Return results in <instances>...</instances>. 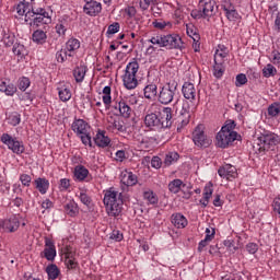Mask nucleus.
Wrapping results in <instances>:
<instances>
[{
	"mask_svg": "<svg viewBox=\"0 0 280 280\" xmlns=\"http://www.w3.org/2000/svg\"><path fill=\"white\" fill-rule=\"evenodd\" d=\"M172 107H163L160 113H149L144 117V126L150 130H165L174 124Z\"/></svg>",
	"mask_w": 280,
	"mask_h": 280,
	"instance_id": "f257e3e1",
	"label": "nucleus"
},
{
	"mask_svg": "<svg viewBox=\"0 0 280 280\" xmlns=\"http://www.w3.org/2000/svg\"><path fill=\"white\" fill-rule=\"evenodd\" d=\"M103 202L106 207L108 215L112 218H117L121 213L124 207V195L115 188H109L105 191Z\"/></svg>",
	"mask_w": 280,
	"mask_h": 280,
	"instance_id": "f03ea898",
	"label": "nucleus"
},
{
	"mask_svg": "<svg viewBox=\"0 0 280 280\" xmlns=\"http://www.w3.org/2000/svg\"><path fill=\"white\" fill-rule=\"evenodd\" d=\"M151 45H158V47H166L167 49H183V38L176 34L155 35L148 39Z\"/></svg>",
	"mask_w": 280,
	"mask_h": 280,
	"instance_id": "7ed1b4c3",
	"label": "nucleus"
},
{
	"mask_svg": "<svg viewBox=\"0 0 280 280\" xmlns=\"http://www.w3.org/2000/svg\"><path fill=\"white\" fill-rule=\"evenodd\" d=\"M71 130L79 137L83 145H89L93 148V142H91V125L84 119L75 118L71 125Z\"/></svg>",
	"mask_w": 280,
	"mask_h": 280,
	"instance_id": "20e7f679",
	"label": "nucleus"
},
{
	"mask_svg": "<svg viewBox=\"0 0 280 280\" xmlns=\"http://www.w3.org/2000/svg\"><path fill=\"white\" fill-rule=\"evenodd\" d=\"M176 93H178V83L173 81L165 83L160 86L158 93V102L163 104V106H168L174 102V97H176Z\"/></svg>",
	"mask_w": 280,
	"mask_h": 280,
	"instance_id": "39448f33",
	"label": "nucleus"
},
{
	"mask_svg": "<svg viewBox=\"0 0 280 280\" xmlns=\"http://www.w3.org/2000/svg\"><path fill=\"white\" fill-rule=\"evenodd\" d=\"M139 72V62L133 59L126 66L125 74L122 75V83L125 89L132 91L136 86H139L137 80V73Z\"/></svg>",
	"mask_w": 280,
	"mask_h": 280,
	"instance_id": "423d86ee",
	"label": "nucleus"
},
{
	"mask_svg": "<svg viewBox=\"0 0 280 280\" xmlns=\"http://www.w3.org/2000/svg\"><path fill=\"white\" fill-rule=\"evenodd\" d=\"M0 141L7 145L8 150H11L13 154L21 155L25 153V144L23 141L19 140L16 137H12L10 133H2Z\"/></svg>",
	"mask_w": 280,
	"mask_h": 280,
	"instance_id": "0eeeda50",
	"label": "nucleus"
},
{
	"mask_svg": "<svg viewBox=\"0 0 280 280\" xmlns=\"http://www.w3.org/2000/svg\"><path fill=\"white\" fill-rule=\"evenodd\" d=\"M279 143L280 138L276 133H272L270 131H267L258 137L259 152H266L271 148H275V145H279Z\"/></svg>",
	"mask_w": 280,
	"mask_h": 280,
	"instance_id": "6e6552de",
	"label": "nucleus"
},
{
	"mask_svg": "<svg viewBox=\"0 0 280 280\" xmlns=\"http://www.w3.org/2000/svg\"><path fill=\"white\" fill-rule=\"evenodd\" d=\"M217 147L222 150H226L230 145H233L234 141H242V136L240 133H229L228 131L220 130L217 133Z\"/></svg>",
	"mask_w": 280,
	"mask_h": 280,
	"instance_id": "1a4fd4ad",
	"label": "nucleus"
},
{
	"mask_svg": "<svg viewBox=\"0 0 280 280\" xmlns=\"http://www.w3.org/2000/svg\"><path fill=\"white\" fill-rule=\"evenodd\" d=\"M192 141L197 148H209L211 145V139L205 135V126L198 125L192 131Z\"/></svg>",
	"mask_w": 280,
	"mask_h": 280,
	"instance_id": "9d476101",
	"label": "nucleus"
},
{
	"mask_svg": "<svg viewBox=\"0 0 280 280\" xmlns=\"http://www.w3.org/2000/svg\"><path fill=\"white\" fill-rule=\"evenodd\" d=\"M189 119H191V105L188 101H184L177 118V132H180L189 124Z\"/></svg>",
	"mask_w": 280,
	"mask_h": 280,
	"instance_id": "9b49d317",
	"label": "nucleus"
},
{
	"mask_svg": "<svg viewBox=\"0 0 280 280\" xmlns=\"http://www.w3.org/2000/svg\"><path fill=\"white\" fill-rule=\"evenodd\" d=\"M32 3L34 0H20V3L15 7L19 16H25V22L32 21Z\"/></svg>",
	"mask_w": 280,
	"mask_h": 280,
	"instance_id": "f8f14e48",
	"label": "nucleus"
},
{
	"mask_svg": "<svg viewBox=\"0 0 280 280\" xmlns=\"http://www.w3.org/2000/svg\"><path fill=\"white\" fill-rule=\"evenodd\" d=\"M199 8L206 19L215 16V0H200Z\"/></svg>",
	"mask_w": 280,
	"mask_h": 280,
	"instance_id": "ddd939ff",
	"label": "nucleus"
},
{
	"mask_svg": "<svg viewBox=\"0 0 280 280\" xmlns=\"http://www.w3.org/2000/svg\"><path fill=\"white\" fill-rule=\"evenodd\" d=\"M19 226H21V221H19V217H16V214L11 215L2 222V229L7 233H16V231H19Z\"/></svg>",
	"mask_w": 280,
	"mask_h": 280,
	"instance_id": "4468645a",
	"label": "nucleus"
},
{
	"mask_svg": "<svg viewBox=\"0 0 280 280\" xmlns=\"http://www.w3.org/2000/svg\"><path fill=\"white\" fill-rule=\"evenodd\" d=\"M74 177L79 183L85 180V183H91L93 180V176L90 175L89 168L84 165H77L74 167Z\"/></svg>",
	"mask_w": 280,
	"mask_h": 280,
	"instance_id": "2eb2a0df",
	"label": "nucleus"
},
{
	"mask_svg": "<svg viewBox=\"0 0 280 280\" xmlns=\"http://www.w3.org/2000/svg\"><path fill=\"white\" fill-rule=\"evenodd\" d=\"M218 174L221 178L231 180V178H237V168L231 164H225L218 170Z\"/></svg>",
	"mask_w": 280,
	"mask_h": 280,
	"instance_id": "dca6fc26",
	"label": "nucleus"
},
{
	"mask_svg": "<svg viewBox=\"0 0 280 280\" xmlns=\"http://www.w3.org/2000/svg\"><path fill=\"white\" fill-rule=\"evenodd\" d=\"M45 248L42 253L43 257L47 259V261H54L56 259V245L54 244V241L46 237L45 238Z\"/></svg>",
	"mask_w": 280,
	"mask_h": 280,
	"instance_id": "f3484780",
	"label": "nucleus"
},
{
	"mask_svg": "<svg viewBox=\"0 0 280 280\" xmlns=\"http://www.w3.org/2000/svg\"><path fill=\"white\" fill-rule=\"evenodd\" d=\"M83 12L88 16H98V14H102V3L97 1L88 2L83 5Z\"/></svg>",
	"mask_w": 280,
	"mask_h": 280,
	"instance_id": "a211bd4d",
	"label": "nucleus"
},
{
	"mask_svg": "<svg viewBox=\"0 0 280 280\" xmlns=\"http://www.w3.org/2000/svg\"><path fill=\"white\" fill-rule=\"evenodd\" d=\"M182 93L185 100H189V102L196 101V85L191 82H184L182 86Z\"/></svg>",
	"mask_w": 280,
	"mask_h": 280,
	"instance_id": "6ab92c4d",
	"label": "nucleus"
},
{
	"mask_svg": "<svg viewBox=\"0 0 280 280\" xmlns=\"http://www.w3.org/2000/svg\"><path fill=\"white\" fill-rule=\"evenodd\" d=\"M18 88L10 80H3L0 82V92L8 95V97H14L16 94Z\"/></svg>",
	"mask_w": 280,
	"mask_h": 280,
	"instance_id": "aec40b11",
	"label": "nucleus"
},
{
	"mask_svg": "<svg viewBox=\"0 0 280 280\" xmlns=\"http://www.w3.org/2000/svg\"><path fill=\"white\" fill-rule=\"evenodd\" d=\"M94 142L98 148H108L110 145V138L106 136V131L98 130L94 137Z\"/></svg>",
	"mask_w": 280,
	"mask_h": 280,
	"instance_id": "412c9836",
	"label": "nucleus"
},
{
	"mask_svg": "<svg viewBox=\"0 0 280 280\" xmlns=\"http://www.w3.org/2000/svg\"><path fill=\"white\" fill-rule=\"evenodd\" d=\"M211 196H213V184L209 183L203 188V198L199 200V205H201L202 209H207V207H209Z\"/></svg>",
	"mask_w": 280,
	"mask_h": 280,
	"instance_id": "4be33fe9",
	"label": "nucleus"
},
{
	"mask_svg": "<svg viewBox=\"0 0 280 280\" xmlns=\"http://www.w3.org/2000/svg\"><path fill=\"white\" fill-rule=\"evenodd\" d=\"M171 222L176 229H185V226L189 224L187 218H185V215H183L180 212L173 213L171 217Z\"/></svg>",
	"mask_w": 280,
	"mask_h": 280,
	"instance_id": "5701e85b",
	"label": "nucleus"
},
{
	"mask_svg": "<svg viewBox=\"0 0 280 280\" xmlns=\"http://www.w3.org/2000/svg\"><path fill=\"white\" fill-rule=\"evenodd\" d=\"M63 259L65 266L68 270H75V268H78V260H75V254L73 252L67 250L63 254Z\"/></svg>",
	"mask_w": 280,
	"mask_h": 280,
	"instance_id": "b1692460",
	"label": "nucleus"
},
{
	"mask_svg": "<svg viewBox=\"0 0 280 280\" xmlns=\"http://www.w3.org/2000/svg\"><path fill=\"white\" fill-rule=\"evenodd\" d=\"M145 100H154L159 97V86L156 83H149L143 89Z\"/></svg>",
	"mask_w": 280,
	"mask_h": 280,
	"instance_id": "393cba45",
	"label": "nucleus"
},
{
	"mask_svg": "<svg viewBox=\"0 0 280 280\" xmlns=\"http://www.w3.org/2000/svg\"><path fill=\"white\" fill-rule=\"evenodd\" d=\"M114 108L116 110H119L121 117H125L126 119H128V117H130V115L132 114V108H130V106H128L126 101L124 100H120L118 104L114 106Z\"/></svg>",
	"mask_w": 280,
	"mask_h": 280,
	"instance_id": "a878e982",
	"label": "nucleus"
},
{
	"mask_svg": "<svg viewBox=\"0 0 280 280\" xmlns=\"http://www.w3.org/2000/svg\"><path fill=\"white\" fill-rule=\"evenodd\" d=\"M48 23H51V18L49 14L47 16L45 15H35L30 22V25L32 27H40V25H48Z\"/></svg>",
	"mask_w": 280,
	"mask_h": 280,
	"instance_id": "bb28decb",
	"label": "nucleus"
},
{
	"mask_svg": "<svg viewBox=\"0 0 280 280\" xmlns=\"http://www.w3.org/2000/svg\"><path fill=\"white\" fill-rule=\"evenodd\" d=\"M32 40L36 45H45L47 43V32L43 30H36L32 34Z\"/></svg>",
	"mask_w": 280,
	"mask_h": 280,
	"instance_id": "cd10ccee",
	"label": "nucleus"
},
{
	"mask_svg": "<svg viewBox=\"0 0 280 280\" xmlns=\"http://www.w3.org/2000/svg\"><path fill=\"white\" fill-rule=\"evenodd\" d=\"M86 71H89V68L84 65H80V66L75 67L73 70V78H74L75 82H78V83L84 82Z\"/></svg>",
	"mask_w": 280,
	"mask_h": 280,
	"instance_id": "c85d7f7f",
	"label": "nucleus"
},
{
	"mask_svg": "<svg viewBox=\"0 0 280 280\" xmlns=\"http://www.w3.org/2000/svg\"><path fill=\"white\" fill-rule=\"evenodd\" d=\"M36 189L39 191V194L45 195L47 194L49 189V179L45 177H38L34 180Z\"/></svg>",
	"mask_w": 280,
	"mask_h": 280,
	"instance_id": "c756f323",
	"label": "nucleus"
},
{
	"mask_svg": "<svg viewBox=\"0 0 280 280\" xmlns=\"http://www.w3.org/2000/svg\"><path fill=\"white\" fill-rule=\"evenodd\" d=\"M122 185H126V187H135L138 183L137 175H135L132 172L125 173L121 177Z\"/></svg>",
	"mask_w": 280,
	"mask_h": 280,
	"instance_id": "7c9ffc66",
	"label": "nucleus"
},
{
	"mask_svg": "<svg viewBox=\"0 0 280 280\" xmlns=\"http://www.w3.org/2000/svg\"><path fill=\"white\" fill-rule=\"evenodd\" d=\"M228 57L229 48L224 45H219L218 49L214 52V60H223V62H226Z\"/></svg>",
	"mask_w": 280,
	"mask_h": 280,
	"instance_id": "2f4dec72",
	"label": "nucleus"
},
{
	"mask_svg": "<svg viewBox=\"0 0 280 280\" xmlns=\"http://www.w3.org/2000/svg\"><path fill=\"white\" fill-rule=\"evenodd\" d=\"M46 273L49 280H56L60 277V269L56 264H50L46 267Z\"/></svg>",
	"mask_w": 280,
	"mask_h": 280,
	"instance_id": "473e14b6",
	"label": "nucleus"
},
{
	"mask_svg": "<svg viewBox=\"0 0 280 280\" xmlns=\"http://www.w3.org/2000/svg\"><path fill=\"white\" fill-rule=\"evenodd\" d=\"M213 71L214 78H222L224 75V60L214 59Z\"/></svg>",
	"mask_w": 280,
	"mask_h": 280,
	"instance_id": "72a5a7b5",
	"label": "nucleus"
},
{
	"mask_svg": "<svg viewBox=\"0 0 280 280\" xmlns=\"http://www.w3.org/2000/svg\"><path fill=\"white\" fill-rule=\"evenodd\" d=\"M65 211L70 218H75L79 213L78 203H75V201H69L65 205Z\"/></svg>",
	"mask_w": 280,
	"mask_h": 280,
	"instance_id": "f704fd0d",
	"label": "nucleus"
},
{
	"mask_svg": "<svg viewBox=\"0 0 280 280\" xmlns=\"http://www.w3.org/2000/svg\"><path fill=\"white\" fill-rule=\"evenodd\" d=\"M55 30L58 36H65L67 34V30H69V22L67 20H59Z\"/></svg>",
	"mask_w": 280,
	"mask_h": 280,
	"instance_id": "c9c22d12",
	"label": "nucleus"
},
{
	"mask_svg": "<svg viewBox=\"0 0 280 280\" xmlns=\"http://www.w3.org/2000/svg\"><path fill=\"white\" fill-rule=\"evenodd\" d=\"M180 159V155L178 152H170L165 155V159L163 161L164 167H170V165H173V163H176Z\"/></svg>",
	"mask_w": 280,
	"mask_h": 280,
	"instance_id": "e433bc0d",
	"label": "nucleus"
},
{
	"mask_svg": "<svg viewBox=\"0 0 280 280\" xmlns=\"http://www.w3.org/2000/svg\"><path fill=\"white\" fill-rule=\"evenodd\" d=\"M79 48H80V40L78 38L71 37L66 43V49L70 51V54H75V51H78Z\"/></svg>",
	"mask_w": 280,
	"mask_h": 280,
	"instance_id": "4c0bfd02",
	"label": "nucleus"
},
{
	"mask_svg": "<svg viewBox=\"0 0 280 280\" xmlns=\"http://www.w3.org/2000/svg\"><path fill=\"white\" fill-rule=\"evenodd\" d=\"M109 130L113 132H115V130L118 132H126V125H124V120L121 119H114V121L109 125Z\"/></svg>",
	"mask_w": 280,
	"mask_h": 280,
	"instance_id": "58836bf2",
	"label": "nucleus"
},
{
	"mask_svg": "<svg viewBox=\"0 0 280 280\" xmlns=\"http://www.w3.org/2000/svg\"><path fill=\"white\" fill-rule=\"evenodd\" d=\"M7 121H8L9 126L16 127V126H19V124H21V115L19 114V112H12L7 117Z\"/></svg>",
	"mask_w": 280,
	"mask_h": 280,
	"instance_id": "ea45409f",
	"label": "nucleus"
},
{
	"mask_svg": "<svg viewBox=\"0 0 280 280\" xmlns=\"http://www.w3.org/2000/svg\"><path fill=\"white\" fill-rule=\"evenodd\" d=\"M180 187H187L180 179H174L168 184V189L172 194H178Z\"/></svg>",
	"mask_w": 280,
	"mask_h": 280,
	"instance_id": "a19ab883",
	"label": "nucleus"
},
{
	"mask_svg": "<svg viewBox=\"0 0 280 280\" xmlns=\"http://www.w3.org/2000/svg\"><path fill=\"white\" fill-rule=\"evenodd\" d=\"M2 40L5 47H12L16 44V35L11 32L4 33Z\"/></svg>",
	"mask_w": 280,
	"mask_h": 280,
	"instance_id": "79ce46f5",
	"label": "nucleus"
},
{
	"mask_svg": "<svg viewBox=\"0 0 280 280\" xmlns=\"http://www.w3.org/2000/svg\"><path fill=\"white\" fill-rule=\"evenodd\" d=\"M159 141V136H153V137H143L140 140V145L148 150L152 145V143H156Z\"/></svg>",
	"mask_w": 280,
	"mask_h": 280,
	"instance_id": "37998d69",
	"label": "nucleus"
},
{
	"mask_svg": "<svg viewBox=\"0 0 280 280\" xmlns=\"http://www.w3.org/2000/svg\"><path fill=\"white\" fill-rule=\"evenodd\" d=\"M143 198L144 200L149 201V205H158L159 203V197L156 196V194H154L153 190H145L143 192Z\"/></svg>",
	"mask_w": 280,
	"mask_h": 280,
	"instance_id": "c03bdc74",
	"label": "nucleus"
},
{
	"mask_svg": "<svg viewBox=\"0 0 280 280\" xmlns=\"http://www.w3.org/2000/svg\"><path fill=\"white\" fill-rule=\"evenodd\" d=\"M112 93V89L110 85H106L103 89V104H105V106H110V104L113 103V97L110 96Z\"/></svg>",
	"mask_w": 280,
	"mask_h": 280,
	"instance_id": "a18cd8bd",
	"label": "nucleus"
},
{
	"mask_svg": "<svg viewBox=\"0 0 280 280\" xmlns=\"http://www.w3.org/2000/svg\"><path fill=\"white\" fill-rule=\"evenodd\" d=\"M58 95L61 102H69V100H71V90L68 88H60L58 89Z\"/></svg>",
	"mask_w": 280,
	"mask_h": 280,
	"instance_id": "49530a36",
	"label": "nucleus"
},
{
	"mask_svg": "<svg viewBox=\"0 0 280 280\" xmlns=\"http://www.w3.org/2000/svg\"><path fill=\"white\" fill-rule=\"evenodd\" d=\"M225 16L228 21H240L242 19V15L235 10V7H232V9L224 11Z\"/></svg>",
	"mask_w": 280,
	"mask_h": 280,
	"instance_id": "de8ad7c7",
	"label": "nucleus"
},
{
	"mask_svg": "<svg viewBox=\"0 0 280 280\" xmlns=\"http://www.w3.org/2000/svg\"><path fill=\"white\" fill-rule=\"evenodd\" d=\"M262 75H264V78H275V75H277V68H275V66H272V63H268L262 69Z\"/></svg>",
	"mask_w": 280,
	"mask_h": 280,
	"instance_id": "09e8293b",
	"label": "nucleus"
},
{
	"mask_svg": "<svg viewBox=\"0 0 280 280\" xmlns=\"http://www.w3.org/2000/svg\"><path fill=\"white\" fill-rule=\"evenodd\" d=\"M30 84H32V82L30 81V78H27V77H22V78H20L19 81H18V89H19L20 91L25 92V91H27V89H30Z\"/></svg>",
	"mask_w": 280,
	"mask_h": 280,
	"instance_id": "8fccbe9b",
	"label": "nucleus"
},
{
	"mask_svg": "<svg viewBox=\"0 0 280 280\" xmlns=\"http://www.w3.org/2000/svg\"><path fill=\"white\" fill-rule=\"evenodd\" d=\"M236 126L235 120H226L225 125L221 128V131L228 133H237V131H234Z\"/></svg>",
	"mask_w": 280,
	"mask_h": 280,
	"instance_id": "3c124183",
	"label": "nucleus"
},
{
	"mask_svg": "<svg viewBox=\"0 0 280 280\" xmlns=\"http://www.w3.org/2000/svg\"><path fill=\"white\" fill-rule=\"evenodd\" d=\"M12 51L14 56H24L25 55V46L19 42H15L13 45Z\"/></svg>",
	"mask_w": 280,
	"mask_h": 280,
	"instance_id": "603ef678",
	"label": "nucleus"
},
{
	"mask_svg": "<svg viewBox=\"0 0 280 280\" xmlns=\"http://www.w3.org/2000/svg\"><path fill=\"white\" fill-rule=\"evenodd\" d=\"M79 198L82 205H85V207H91L93 199L84 190L80 192Z\"/></svg>",
	"mask_w": 280,
	"mask_h": 280,
	"instance_id": "864d4df0",
	"label": "nucleus"
},
{
	"mask_svg": "<svg viewBox=\"0 0 280 280\" xmlns=\"http://www.w3.org/2000/svg\"><path fill=\"white\" fill-rule=\"evenodd\" d=\"M234 280H250V272L248 271H237L232 275Z\"/></svg>",
	"mask_w": 280,
	"mask_h": 280,
	"instance_id": "5fc2aeb1",
	"label": "nucleus"
},
{
	"mask_svg": "<svg viewBox=\"0 0 280 280\" xmlns=\"http://www.w3.org/2000/svg\"><path fill=\"white\" fill-rule=\"evenodd\" d=\"M280 113V103H273L268 107V115L270 117H277Z\"/></svg>",
	"mask_w": 280,
	"mask_h": 280,
	"instance_id": "6e6d98bb",
	"label": "nucleus"
},
{
	"mask_svg": "<svg viewBox=\"0 0 280 280\" xmlns=\"http://www.w3.org/2000/svg\"><path fill=\"white\" fill-rule=\"evenodd\" d=\"M48 14H49V12H47L43 8H37V9L34 10V7H32L31 21H32V19H34V16H47Z\"/></svg>",
	"mask_w": 280,
	"mask_h": 280,
	"instance_id": "4d7b16f0",
	"label": "nucleus"
},
{
	"mask_svg": "<svg viewBox=\"0 0 280 280\" xmlns=\"http://www.w3.org/2000/svg\"><path fill=\"white\" fill-rule=\"evenodd\" d=\"M121 25L119 24V22H114L113 24H110L107 28L106 34L107 35H113V34H117V32H119Z\"/></svg>",
	"mask_w": 280,
	"mask_h": 280,
	"instance_id": "13d9d810",
	"label": "nucleus"
},
{
	"mask_svg": "<svg viewBox=\"0 0 280 280\" xmlns=\"http://www.w3.org/2000/svg\"><path fill=\"white\" fill-rule=\"evenodd\" d=\"M20 182L24 187H30V185H32V176L28 174H22L20 175Z\"/></svg>",
	"mask_w": 280,
	"mask_h": 280,
	"instance_id": "bf43d9fd",
	"label": "nucleus"
},
{
	"mask_svg": "<svg viewBox=\"0 0 280 280\" xmlns=\"http://www.w3.org/2000/svg\"><path fill=\"white\" fill-rule=\"evenodd\" d=\"M248 82V78H246V74L240 73L236 75V86H244Z\"/></svg>",
	"mask_w": 280,
	"mask_h": 280,
	"instance_id": "052dcab7",
	"label": "nucleus"
},
{
	"mask_svg": "<svg viewBox=\"0 0 280 280\" xmlns=\"http://www.w3.org/2000/svg\"><path fill=\"white\" fill-rule=\"evenodd\" d=\"M109 240H114L115 242H121V240H124V234L120 233L119 230H114L109 235Z\"/></svg>",
	"mask_w": 280,
	"mask_h": 280,
	"instance_id": "680f3d73",
	"label": "nucleus"
},
{
	"mask_svg": "<svg viewBox=\"0 0 280 280\" xmlns=\"http://www.w3.org/2000/svg\"><path fill=\"white\" fill-rule=\"evenodd\" d=\"M163 165V161L159 156H153L151 159V167H154V170H161V166Z\"/></svg>",
	"mask_w": 280,
	"mask_h": 280,
	"instance_id": "e2e57ef3",
	"label": "nucleus"
},
{
	"mask_svg": "<svg viewBox=\"0 0 280 280\" xmlns=\"http://www.w3.org/2000/svg\"><path fill=\"white\" fill-rule=\"evenodd\" d=\"M224 246L230 250V253H235L237 250V246H235V241L226 240L223 242Z\"/></svg>",
	"mask_w": 280,
	"mask_h": 280,
	"instance_id": "0e129e2a",
	"label": "nucleus"
},
{
	"mask_svg": "<svg viewBox=\"0 0 280 280\" xmlns=\"http://www.w3.org/2000/svg\"><path fill=\"white\" fill-rule=\"evenodd\" d=\"M56 59L58 62H65L67 60V50L60 49L59 51L56 52Z\"/></svg>",
	"mask_w": 280,
	"mask_h": 280,
	"instance_id": "69168bd1",
	"label": "nucleus"
},
{
	"mask_svg": "<svg viewBox=\"0 0 280 280\" xmlns=\"http://www.w3.org/2000/svg\"><path fill=\"white\" fill-rule=\"evenodd\" d=\"M246 250L249 253V255H255V253L259 250V245H257L256 243H248L246 245Z\"/></svg>",
	"mask_w": 280,
	"mask_h": 280,
	"instance_id": "338daca9",
	"label": "nucleus"
},
{
	"mask_svg": "<svg viewBox=\"0 0 280 280\" xmlns=\"http://www.w3.org/2000/svg\"><path fill=\"white\" fill-rule=\"evenodd\" d=\"M221 8L224 12L231 10L232 8H235L233 2L231 0H221Z\"/></svg>",
	"mask_w": 280,
	"mask_h": 280,
	"instance_id": "774afa93",
	"label": "nucleus"
}]
</instances>
